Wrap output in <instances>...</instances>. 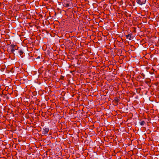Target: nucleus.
Wrapping results in <instances>:
<instances>
[{
  "label": "nucleus",
  "instance_id": "obj_7",
  "mask_svg": "<svg viewBox=\"0 0 159 159\" xmlns=\"http://www.w3.org/2000/svg\"><path fill=\"white\" fill-rule=\"evenodd\" d=\"M114 101L116 103L118 104L120 101V99L116 97L114 98Z\"/></svg>",
  "mask_w": 159,
  "mask_h": 159
},
{
  "label": "nucleus",
  "instance_id": "obj_8",
  "mask_svg": "<svg viewBox=\"0 0 159 159\" xmlns=\"http://www.w3.org/2000/svg\"><path fill=\"white\" fill-rule=\"evenodd\" d=\"M139 123L141 125H143L145 123V122L144 120L139 122Z\"/></svg>",
  "mask_w": 159,
  "mask_h": 159
},
{
  "label": "nucleus",
  "instance_id": "obj_5",
  "mask_svg": "<svg viewBox=\"0 0 159 159\" xmlns=\"http://www.w3.org/2000/svg\"><path fill=\"white\" fill-rule=\"evenodd\" d=\"M18 52H19L20 57H23V56L22 55L24 53L23 51L22 50L20 49L18 51Z\"/></svg>",
  "mask_w": 159,
  "mask_h": 159
},
{
  "label": "nucleus",
  "instance_id": "obj_12",
  "mask_svg": "<svg viewBox=\"0 0 159 159\" xmlns=\"http://www.w3.org/2000/svg\"><path fill=\"white\" fill-rule=\"evenodd\" d=\"M18 48L19 47H18L17 46H16V50H18Z\"/></svg>",
  "mask_w": 159,
  "mask_h": 159
},
{
  "label": "nucleus",
  "instance_id": "obj_2",
  "mask_svg": "<svg viewBox=\"0 0 159 159\" xmlns=\"http://www.w3.org/2000/svg\"><path fill=\"white\" fill-rule=\"evenodd\" d=\"M136 2L138 4L142 5L145 3L146 0H136Z\"/></svg>",
  "mask_w": 159,
  "mask_h": 159
},
{
  "label": "nucleus",
  "instance_id": "obj_11",
  "mask_svg": "<svg viewBox=\"0 0 159 159\" xmlns=\"http://www.w3.org/2000/svg\"><path fill=\"white\" fill-rule=\"evenodd\" d=\"M40 58V56H39L37 58V59H39Z\"/></svg>",
  "mask_w": 159,
  "mask_h": 159
},
{
  "label": "nucleus",
  "instance_id": "obj_1",
  "mask_svg": "<svg viewBox=\"0 0 159 159\" xmlns=\"http://www.w3.org/2000/svg\"><path fill=\"white\" fill-rule=\"evenodd\" d=\"M16 46L13 44H11L10 45V48H8L7 51L10 54L12 53L15 55L14 52L15 50H16Z\"/></svg>",
  "mask_w": 159,
  "mask_h": 159
},
{
  "label": "nucleus",
  "instance_id": "obj_10",
  "mask_svg": "<svg viewBox=\"0 0 159 159\" xmlns=\"http://www.w3.org/2000/svg\"><path fill=\"white\" fill-rule=\"evenodd\" d=\"M155 71V70L152 68V70H151V72L150 73L151 74H153L154 73V72Z\"/></svg>",
  "mask_w": 159,
  "mask_h": 159
},
{
  "label": "nucleus",
  "instance_id": "obj_6",
  "mask_svg": "<svg viewBox=\"0 0 159 159\" xmlns=\"http://www.w3.org/2000/svg\"><path fill=\"white\" fill-rule=\"evenodd\" d=\"M132 35V34L130 33L128 35H125V36L126 37L127 39H128L129 37V40H131V38L132 37H131Z\"/></svg>",
  "mask_w": 159,
  "mask_h": 159
},
{
  "label": "nucleus",
  "instance_id": "obj_3",
  "mask_svg": "<svg viewBox=\"0 0 159 159\" xmlns=\"http://www.w3.org/2000/svg\"><path fill=\"white\" fill-rule=\"evenodd\" d=\"M49 131V129L48 128H43L42 134L43 135H46L47 134Z\"/></svg>",
  "mask_w": 159,
  "mask_h": 159
},
{
  "label": "nucleus",
  "instance_id": "obj_9",
  "mask_svg": "<svg viewBox=\"0 0 159 159\" xmlns=\"http://www.w3.org/2000/svg\"><path fill=\"white\" fill-rule=\"evenodd\" d=\"M141 74V77L143 79H144L145 78V75L144 74L142 73Z\"/></svg>",
  "mask_w": 159,
  "mask_h": 159
},
{
  "label": "nucleus",
  "instance_id": "obj_13",
  "mask_svg": "<svg viewBox=\"0 0 159 159\" xmlns=\"http://www.w3.org/2000/svg\"><path fill=\"white\" fill-rule=\"evenodd\" d=\"M122 59H124V56H122Z\"/></svg>",
  "mask_w": 159,
  "mask_h": 159
},
{
  "label": "nucleus",
  "instance_id": "obj_4",
  "mask_svg": "<svg viewBox=\"0 0 159 159\" xmlns=\"http://www.w3.org/2000/svg\"><path fill=\"white\" fill-rule=\"evenodd\" d=\"M64 6L66 7H68L70 6V2L67 1V0L65 1L64 2Z\"/></svg>",
  "mask_w": 159,
  "mask_h": 159
}]
</instances>
